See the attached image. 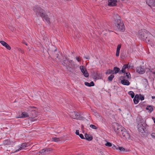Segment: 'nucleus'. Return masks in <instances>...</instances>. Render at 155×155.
Instances as JSON below:
<instances>
[{"instance_id": "nucleus-1", "label": "nucleus", "mask_w": 155, "mask_h": 155, "mask_svg": "<svg viewBox=\"0 0 155 155\" xmlns=\"http://www.w3.org/2000/svg\"><path fill=\"white\" fill-rule=\"evenodd\" d=\"M138 33V36L141 40L147 43L153 42V35L147 30L145 29L140 30Z\"/></svg>"}, {"instance_id": "nucleus-2", "label": "nucleus", "mask_w": 155, "mask_h": 155, "mask_svg": "<svg viewBox=\"0 0 155 155\" xmlns=\"http://www.w3.org/2000/svg\"><path fill=\"white\" fill-rule=\"evenodd\" d=\"M33 10L37 16L38 17L40 16L43 18L48 24L50 23L49 18L48 15L46 14L45 12L44 9L40 7L35 6L33 7Z\"/></svg>"}, {"instance_id": "nucleus-3", "label": "nucleus", "mask_w": 155, "mask_h": 155, "mask_svg": "<svg viewBox=\"0 0 155 155\" xmlns=\"http://www.w3.org/2000/svg\"><path fill=\"white\" fill-rule=\"evenodd\" d=\"M115 21V25L117 28L123 31L125 30V27L123 22L121 20L120 17L117 14H114L113 16Z\"/></svg>"}, {"instance_id": "nucleus-4", "label": "nucleus", "mask_w": 155, "mask_h": 155, "mask_svg": "<svg viewBox=\"0 0 155 155\" xmlns=\"http://www.w3.org/2000/svg\"><path fill=\"white\" fill-rule=\"evenodd\" d=\"M112 127L115 132L120 136H121V134L123 130H125L124 127L117 123H113Z\"/></svg>"}, {"instance_id": "nucleus-5", "label": "nucleus", "mask_w": 155, "mask_h": 155, "mask_svg": "<svg viewBox=\"0 0 155 155\" xmlns=\"http://www.w3.org/2000/svg\"><path fill=\"white\" fill-rule=\"evenodd\" d=\"M147 127H138V130L140 135L142 137H147L150 134L147 128Z\"/></svg>"}, {"instance_id": "nucleus-6", "label": "nucleus", "mask_w": 155, "mask_h": 155, "mask_svg": "<svg viewBox=\"0 0 155 155\" xmlns=\"http://www.w3.org/2000/svg\"><path fill=\"white\" fill-rule=\"evenodd\" d=\"M49 52L55 58H58L59 54L58 51L55 47L52 46L49 48L48 49Z\"/></svg>"}, {"instance_id": "nucleus-7", "label": "nucleus", "mask_w": 155, "mask_h": 155, "mask_svg": "<svg viewBox=\"0 0 155 155\" xmlns=\"http://www.w3.org/2000/svg\"><path fill=\"white\" fill-rule=\"evenodd\" d=\"M62 64L64 66L66 67L73 66L74 65L72 60H69L68 59H67L66 58L65 59L64 58Z\"/></svg>"}, {"instance_id": "nucleus-8", "label": "nucleus", "mask_w": 155, "mask_h": 155, "mask_svg": "<svg viewBox=\"0 0 155 155\" xmlns=\"http://www.w3.org/2000/svg\"><path fill=\"white\" fill-rule=\"evenodd\" d=\"M70 115L71 118L75 119L81 120L83 118V117L81 116L78 113L74 111L71 112Z\"/></svg>"}, {"instance_id": "nucleus-9", "label": "nucleus", "mask_w": 155, "mask_h": 155, "mask_svg": "<svg viewBox=\"0 0 155 155\" xmlns=\"http://www.w3.org/2000/svg\"><path fill=\"white\" fill-rule=\"evenodd\" d=\"M28 113L29 117L32 118H34L37 116V112L35 110H28Z\"/></svg>"}, {"instance_id": "nucleus-10", "label": "nucleus", "mask_w": 155, "mask_h": 155, "mask_svg": "<svg viewBox=\"0 0 155 155\" xmlns=\"http://www.w3.org/2000/svg\"><path fill=\"white\" fill-rule=\"evenodd\" d=\"M137 123H138V127H145L146 124L144 123V120L140 118H139L137 119Z\"/></svg>"}, {"instance_id": "nucleus-11", "label": "nucleus", "mask_w": 155, "mask_h": 155, "mask_svg": "<svg viewBox=\"0 0 155 155\" xmlns=\"http://www.w3.org/2000/svg\"><path fill=\"white\" fill-rule=\"evenodd\" d=\"M123 136L124 138L127 140L129 139L130 137L129 134L125 130H123L121 134V136Z\"/></svg>"}, {"instance_id": "nucleus-12", "label": "nucleus", "mask_w": 155, "mask_h": 155, "mask_svg": "<svg viewBox=\"0 0 155 155\" xmlns=\"http://www.w3.org/2000/svg\"><path fill=\"white\" fill-rule=\"evenodd\" d=\"M80 69L82 72L84 76L86 77H87L89 76V74L87 71V70L85 68H83V66H81L80 67Z\"/></svg>"}, {"instance_id": "nucleus-13", "label": "nucleus", "mask_w": 155, "mask_h": 155, "mask_svg": "<svg viewBox=\"0 0 155 155\" xmlns=\"http://www.w3.org/2000/svg\"><path fill=\"white\" fill-rule=\"evenodd\" d=\"M136 71L140 74H143L145 72V70L143 67L139 66L137 68Z\"/></svg>"}, {"instance_id": "nucleus-14", "label": "nucleus", "mask_w": 155, "mask_h": 155, "mask_svg": "<svg viewBox=\"0 0 155 155\" xmlns=\"http://www.w3.org/2000/svg\"><path fill=\"white\" fill-rule=\"evenodd\" d=\"M116 0H108V5L109 6H115L117 5Z\"/></svg>"}, {"instance_id": "nucleus-15", "label": "nucleus", "mask_w": 155, "mask_h": 155, "mask_svg": "<svg viewBox=\"0 0 155 155\" xmlns=\"http://www.w3.org/2000/svg\"><path fill=\"white\" fill-rule=\"evenodd\" d=\"M146 2L149 6H155V0H146Z\"/></svg>"}, {"instance_id": "nucleus-16", "label": "nucleus", "mask_w": 155, "mask_h": 155, "mask_svg": "<svg viewBox=\"0 0 155 155\" xmlns=\"http://www.w3.org/2000/svg\"><path fill=\"white\" fill-rule=\"evenodd\" d=\"M0 43L4 46L7 49L10 50L11 49L10 46L6 42L3 41H1Z\"/></svg>"}, {"instance_id": "nucleus-17", "label": "nucleus", "mask_w": 155, "mask_h": 155, "mask_svg": "<svg viewBox=\"0 0 155 155\" xmlns=\"http://www.w3.org/2000/svg\"><path fill=\"white\" fill-rule=\"evenodd\" d=\"M128 64H125L124 65L122 68V70L119 72V74H121L122 73H125V69L127 68H128Z\"/></svg>"}, {"instance_id": "nucleus-18", "label": "nucleus", "mask_w": 155, "mask_h": 155, "mask_svg": "<svg viewBox=\"0 0 155 155\" xmlns=\"http://www.w3.org/2000/svg\"><path fill=\"white\" fill-rule=\"evenodd\" d=\"M28 146V144H27L26 143H23L21 146V147H20V148H19L16 151L13 152V153H15V152H16L19 150H21V149H23L25 147H27Z\"/></svg>"}, {"instance_id": "nucleus-19", "label": "nucleus", "mask_w": 155, "mask_h": 155, "mask_svg": "<svg viewBox=\"0 0 155 155\" xmlns=\"http://www.w3.org/2000/svg\"><path fill=\"white\" fill-rule=\"evenodd\" d=\"M84 136L85 139L87 140L91 141L93 139L91 135L88 134H85L84 135Z\"/></svg>"}, {"instance_id": "nucleus-20", "label": "nucleus", "mask_w": 155, "mask_h": 155, "mask_svg": "<svg viewBox=\"0 0 155 155\" xmlns=\"http://www.w3.org/2000/svg\"><path fill=\"white\" fill-rule=\"evenodd\" d=\"M112 70L113 71V74H115L118 73H119V72L120 71V69L117 67H114L113 70Z\"/></svg>"}, {"instance_id": "nucleus-21", "label": "nucleus", "mask_w": 155, "mask_h": 155, "mask_svg": "<svg viewBox=\"0 0 155 155\" xmlns=\"http://www.w3.org/2000/svg\"><path fill=\"white\" fill-rule=\"evenodd\" d=\"M28 117H29L28 113V112H24L21 113V115L18 117L25 118Z\"/></svg>"}, {"instance_id": "nucleus-22", "label": "nucleus", "mask_w": 155, "mask_h": 155, "mask_svg": "<svg viewBox=\"0 0 155 155\" xmlns=\"http://www.w3.org/2000/svg\"><path fill=\"white\" fill-rule=\"evenodd\" d=\"M121 44H119L117 45L116 54V56H119L120 51L121 48Z\"/></svg>"}, {"instance_id": "nucleus-23", "label": "nucleus", "mask_w": 155, "mask_h": 155, "mask_svg": "<svg viewBox=\"0 0 155 155\" xmlns=\"http://www.w3.org/2000/svg\"><path fill=\"white\" fill-rule=\"evenodd\" d=\"M121 83L124 85H129L130 83L127 80H122L121 81Z\"/></svg>"}, {"instance_id": "nucleus-24", "label": "nucleus", "mask_w": 155, "mask_h": 155, "mask_svg": "<svg viewBox=\"0 0 155 155\" xmlns=\"http://www.w3.org/2000/svg\"><path fill=\"white\" fill-rule=\"evenodd\" d=\"M93 78L94 79L97 80L100 78V76L98 73H94L93 75Z\"/></svg>"}, {"instance_id": "nucleus-25", "label": "nucleus", "mask_w": 155, "mask_h": 155, "mask_svg": "<svg viewBox=\"0 0 155 155\" xmlns=\"http://www.w3.org/2000/svg\"><path fill=\"white\" fill-rule=\"evenodd\" d=\"M62 138L59 137H54L52 139V141H54V142H58L62 140Z\"/></svg>"}, {"instance_id": "nucleus-26", "label": "nucleus", "mask_w": 155, "mask_h": 155, "mask_svg": "<svg viewBox=\"0 0 155 155\" xmlns=\"http://www.w3.org/2000/svg\"><path fill=\"white\" fill-rule=\"evenodd\" d=\"M11 142L9 139L5 140L3 141V143L6 145H9L11 144Z\"/></svg>"}, {"instance_id": "nucleus-27", "label": "nucleus", "mask_w": 155, "mask_h": 155, "mask_svg": "<svg viewBox=\"0 0 155 155\" xmlns=\"http://www.w3.org/2000/svg\"><path fill=\"white\" fill-rule=\"evenodd\" d=\"M74 66H68L67 67V69L68 71L69 72L73 73L74 71L73 68Z\"/></svg>"}, {"instance_id": "nucleus-28", "label": "nucleus", "mask_w": 155, "mask_h": 155, "mask_svg": "<svg viewBox=\"0 0 155 155\" xmlns=\"http://www.w3.org/2000/svg\"><path fill=\"white\" fill-rule=\"evenodd\" d=\"M146 109L147 110H149L150 112H151L153 110L152 106L150 105L147 106Z\"/></svg>"}, {"instance_id": "nucleus-29", "label": "nucleus", "mask_w": 155, "mask_h": 155, "mask_svg": "<svg viewBox=\"0 0 155 155\" xmlns=\"http://www.w3.org/2000/svg\"><path fill=\"white\" fill-rule=\"evenodd\" d=\"M124 73V75L126 74V75L124 76H125V77H127V79L130 78V74L129 72H125V73Z\"/></svg>"}, {"instance_id": "nucleus-30", "label": "nucleus", "mask_w": 155, "mask_h": 155, "mask_svg": "<svg viewBox=\"0 0 155 155\" xmlns=\"http://www.w3.org/2000/svg\"><path fill=\"white\" fill-rule=\"evenodd\" d=\"M114 77V76L113 74H111L108 78V81L110 82L111 81Z\"/></svg>"}, {"instance_id": "nucleus-31", "label": "nucleus", "mask_w": 155, "mask_h": 155, "mask_svg": "<svg viewBox=\"0 0 155 155\" xmlns=\"http://www.w3.org/2000/svg\"><path fill=\"white\" fill-rule=\"evenodd\" d=\"M128 94L130 95L132 98H133L134 97V92L131 91H130L128 92Z\"/></svg>"}, {"instance_id": "nucleus-32", "label": "nucleus", "mask_w": 155, "mask_h": 155, "mask_svg": "<svg viewBox=\"0 0 155 155\" xmlns=\"http://www.w3.org/2000/svg\"><path fill=\"white\" fill-rule=\"evenodd\" d=\"M113 70L110 69H109L107 70V72H106V74H113Z\"/></svg>"}, {"instance_id": "nucleus-33", "label": "nucleus", "mask_w": 155, "mask_h": 155, "mask_svg": "<svg viewBox=\"0 0 155 155\" xmlns=\"http://www.w3.org/2000/svg\"><path fill=\"white\" fill-rule=\"evenodd\" d=\"M134 102L135 104H137L139 101V99H137L136 98H134Z\"/></svg>"}, {"instance_id": "nucleus-34", "label": "nucleus", "mask_w": 155, "mask_h": 155, "mask_svg": "<svg viewBox=\"0 0 155 155\" xmlns=\"http://www.w3.org/2000/svg\"><path fill=\"white\" fill-rule=\"evenodd\" d=\"M90 127L93 129H97V127L95 125L93 124H91L90 125Z\"/></svg>"}, {"instance_id": "nucleus-35", "label": "nucleus", "mask_w": 155, "mask_h": 155, "mask_svg": "<svg viewBox=\"0 0 155 155\" xmlns=\"http://www.w3.org/2000/svg\"><path fill=\"white\" fill-rule=\"evenodd\" d=\"M105 145L107 146L111 147L112 146V144L109 142H107Z\"/></svg>"}, {"instance_id": "nucleus-36", "label": "nucleus", "mask_w": 155, "mask_h": 155, "mask_svg": "<svg viewBox=\"0 0 155 155\" xmlns=\"http://www.w3.org/2000/svg\"><path fill=\"white\" fill-rule=\"evenodd\" d=\"M144 96L143 95L140 94V97L139 98V99L141 101H143L144 100Z\"/></svg>"}, {"instance_id": "nucleus-37", "label": "nucleus", "mask_w": 155, "mask_h": 155, "mask_svg": "<svg viewBox=\"0 0 155 155\" xmlns=\"http://www.w3.org/2000/svg\"><path fill=\"white\" fill-rule=\"evenodd\" d=\"M84 84L86 86L88 87H91V84H90V83L87 82H85Z\"/></svg>"}, {"instance_id": "nucleus-38", "label": "nucleus", "mask_w": 155, "mask_h": 155, "mask_svg": "<svg viewBox=\"0 0 155 155\" xmlns=\"http://www.w3.org/2000/svg\"><path fill=\"white\" fill-rule=\"evenodd\" d=\"M82 139H85V138L84 137L83 134H79V135H78Z\"/></svg>"}, {"instance_id": "nucleus-39", "label": "nucleus", "mask_w": 155, "mask_h": 155, "mask_svg": "<svg viewBox=\"0 0 155 155\" xmlns=\"http://www.w3.org/2000/svg\"><path fill=\"white\" fill-rule=\"evenodd\" d=\"M120 151H123L124 150V148L123 147H119V149Z\"/></svg>"}, {"instance_id": "nucleus-40", "label": "nucleus", "mask_w": 155, "mask_h": 155, "mask_svg": "<svg viewBox=\"0 0 155 155\" xmlns=\"http://www.w3.org/2000/svg\"><path fill=\"white\" fill-rule=\"evenodd\" d=\"M125 78V76H121L120 77L119 79L120 80H121V81L122 80H125L124 79Z\"/></svg>"}, {"instance_id": "nucleus-41", "label": "nucleus", "mask_w": 155, "mask_h": 155, "mask_svg": "<svg viewBox=\"0 0 155 155\" xmlns=\"http://www.w3.org/2000/svg\"><path fill=\"white\" fill-rule=\"evenodd\" d=\"M75 134L77 135H79V130H76L75 132Z\"/></svg>"}, {"instance_id": "nucleus-42", "label": "nucleus", "mask_w": 155, "mask_h": 155, "mask_svg": "<svg viewBox=\"0 0 155 155\" xmlns=\"http://www.w3.org/2000/svg\"><path fill=\"white\" fill-rule=\"evenodd\" d=\"M151 136L152 137L155 138V133H152L151 134Z\"/></svg>"}, {"instance_id": "nucleus-43", "label": "nucleus", "mask_w": 155, "mask_h": 155, "mask_svg": "<svg viewBox=\"0 0 155 155\" xmlns=\"http://www.w3.org/2000/svg\"><path fill=\"white\" fill-rule=\"evenodd\" d=\"M153 70V69H149V70L150 71V72H152L153 74H154L155 72L153 71H152V70Z\"/></svg>"}, {"instance_id": "nucleus-44", "label": "nucleus", "mask_w": 155, "mask_h": 155, "mask_svg": "<svg viewBox=\"0 0 155 155\" xmlns=\"http://www.w3.org/2000/svg\"><path fill=\"white\" fill-rule=\"evenodd\" d=\"M134 98L139 99V96L138 94H136L134 97Z\"/></svg>"}, {"instance_id": "nucleus-45", "label": "nucleus", "mask_w": 155, "mask_h": 155, "mask_svg": "<svg viewBox=\"0 0 155 155\" xmlns=\"http://www.w3.org/2000/svg\"><path fill=\"white\" fill-rule=\"evenodd\" d=\"M90 84H91V86H94V83L93 81H91V83H90Z\"/></svg>"}, {"instance_id": "nucleus-46", "label": "nucleus", "mask_w": 155, "mask_h": 155, "mask_svg": "<svg viewBox=\"0 0 155 155\" xmlns=\"http://www.w3.org/2000/svg\"><path fill=\"white\" fill-rule=\"evenodd\" d=\"M115 148H116V146H115L114 145H113V146L112 147V148L114 149L115 150Z\"/></svg>"}, {"instance_id": "nucleus-47", "label": "nucleus", "mask_w": 155, "mask_h": 155, "mask_svg": "<svg viewBox=\"0 0 155 155\" xmlns=\"http://www.w3.org/2000/svg\"><path fill=\"white\" fill-rule=\"evenodd\" d=\"M76 59L78 62H79L80 61V59L78 57H76Z\"/></svg>"}, {"instance_id": "nucleus-48", "label": "nucleus", "mask_w": 155, "mask_h": 155, "mask_svg": "<svg viewBox=\"0 0 155 155\" xmlns=\"http://www.w3.org/2000/svg\"><path fill=\"white\" fill-rule=\"evenodd\" d=\"M116 148H115V149L116 150H118L119 148V147L118 145L116 146Z\"/></svg>"}, {"instance_id": "nucleus-49", "label": "nucleus", "mask_w": 155, "mask_h": 155, "mask_svg": "<svg viewBox=\"0 0 155 155\" xmlns=\"http://www.w3.org/2000/svg\"><path fill=\"white\" fill-rule=\"evenodd\" d=\"M152 119L153 120L154 123L155 124V118L154 117H152Z\"/></svg>"}, {"instance_id": "nucleus-50", "label": "nucleus", "mask_w": 155, "mask_h": 155, "mask_svg": "<svg viewBox=\"0 0 155 155\" xmlns=\"http://www.w3.org/2000/svg\"><path fill=\"white\" fill-rule=\"evenodd\" d=\"M22 43L24 44L25 45H28L27 44L25 41H23Z\"/></svg>"}, {"instance_id": "nucleus-51", "label": "nucleus", "mask_w": 155, "mask_h": 155, "mask_svg": "<svg viewBox=\"0 0 155 155\" xmlns=\"http://www.w3.org/2000/svg\"><path fill=\"white\" fill-rule=\"evenodd\" d=\"M84 58L86 59H89V56L86 57H84Z\"/></svg>"}, {"instance_id": "nucleus-52", "label": "nucleus", "mask_w": 155, "mask_h": 155, "mask_svg": "<svg viewBox=\"0 0 155 155\" xmlns=\"http://www.w3.org/2000/svg\"><path fill=\"white\" fill-rule=\"evenodd\" d=\"M152 99H154L155 98V96H152Z\"/></svg>"}, {"instance_id": "nucleus-53", "label": "nucleus", "mask_w": 155, "mask_h": 155, "mask_svg": "<svg viewBox=\"0 0 155 155\" xmlns=\"http://www.w3.org/2000/svg\"><path fill=\"white\" fill-rule=\"evenodd\" d=\"M128 64V67H128V69H129V68H130V65H129V64Z\"/></svg>"}, {"instance_id": "nucleus-54", "label": "nucleus", "mask_w": 155, "mask_h": 155, "mask_svg": "<svg viewBox=\"0 0 155 155\" xmlns=\"http://www.w3.org/2000/svg\"><path fill=\"white\" fill-rule=\"evenodd\" d=\"M31 107V108H36L34 106Z\"/></svg>"}, {"instance_id": "nucleus-55", "label": "nucleus", "mask_w": 155, "mask_h": 155, "mask_svg": "<svg viewBox=\"0 0 155 155\" xmlns=\"http://www.w3.org/2000/svg\"><path fill=\"white\" fill-rule=\"evenodd\" d=\"M65 26L66 27H68V25H67V24H66V25H65Z\"/></svg>"}, {"instance_id": "nucleus-56", "label": "nucleus", "mask_w": 155, "mask_h": 155, "mask_svg": "<svg viewBox=\"0 0 155 155\" xmlns=\"http://www.w3.org/2000/svg\"><path fill=\"white\" fill-rule=\"evenodd\" d=\"M144 80H145L147 82V79H144Z\"/></svg>"}, {"instance_id": "nucleus-57", "label": "nucleus", "mask_w": 155, "mask_h": 155, "mask_svg": "<svg viewBox=\"0 0 155 155\" xmlns=\"http://www.w3.org/2000/svg\"><path fill=\"white\" fill-rule=\"evenodd\" d=\"M58 132V133H59V132Z\"/></svg>"}, {"instance_id": "nucleus-58", "label": "nucleus", "mask_w": 155, "mask_h": 155, "mask_svg": "<svg viewBox=\"0 0 155 155\" xmlns=\"http://www.w3.org/2000/svg\"><path fill=\"white\" fill-rule=\"evenodd\" d=\"M119 110H120V109H119Z\"/></svg>"}, {"instance_id": "nucleus-59", "label": "nucleus", "mask_w": 155, "mask_h": 155, "mask_svg": "<svg viewBox=\"0 0 155 155\" xmlns=\"http://www.w3.org/2000/svg\"><path fill=\"white\" fill-rule=\"evenodd\" d=\"M97 113H95V114H97Z\"/></svg>"}]
</instances>
